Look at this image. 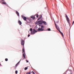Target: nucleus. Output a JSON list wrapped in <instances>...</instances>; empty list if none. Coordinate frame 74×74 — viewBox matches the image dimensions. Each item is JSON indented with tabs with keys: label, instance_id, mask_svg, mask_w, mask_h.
Returning a JSON list of instances; mask_svg holds the SVG:
<instances>
[{
	"label": "nucleus",
	"instance_id": "32",
	"mask_svg": "<svg viewBox=\"0 0 74 74\" xmlns=\"http://www.w3.org/2000/svg\"><path fill=\"white\" fill-rule=\"evenodd\" d=\"M58 21H56V23H58Z\"/></svg>",
	"mask_w": 74,
	"mask_h": 74
},
{
	"label": "nucleus",
	"instance_id": "12",
	"mask_svg": "<svg viewBox=\"0 0 74 74\" xmlns=\"http://www.w3.org/2000/svg\"><path fill=\"white\" fill-rule=\"evenodd\" d=\"M42 23H44L45 25H47V23L45 21H43Z\"/></svg>",
	"mask_w": 74,
	"mask_h": 74
},
{
	"label": "nucleus",
	"instance_id": "10",
	"mask_svg": "<svg viewBox=\"0 0 74 74\" xmlns=\"http://www.w3.org/2000/svg\"><path fill=\"white\" fill-rule=\"evenodd\" d=\"M31 18H32L33 19H35V16H32L31 17Z\"/></svg>",
	"mask_w": 74,
	"mask_h": 74
},
{
	"label": "nucleus",
	"instance_id": "22",
	"mask_svg": "<svg viewBox=\"0 0 74 74\" xmlns=\"http://www.w3.org/2000/svg\"><path fill=\"white\" fill-rule=\"evenodd\" d=\"M38 21L36 22L35 23V24H38Z\"/></svg>",
	"mask_w": 74,
	"mask_h": 74
},
{
	"label": "nucleus",
	"instance_id": "19",
	"mask_svg": "<svg viewBox=\"0 0 74 74\" xmlns=\"http://www.w3.org/2000/svg\"><path fill=\"white\" fill-rule=\"evenodd\" d=\"M24 69H25V70H27V67L25 68Z\"/></svg>",
	"mask_w": 74,
	"mask_h": 74
},
{
	"label": "nucleus",
	"instance_id": "9",
	"mask_svg": "<svg viewBox=\"0 0 74 74\" xmlns=\"http://www.w3.org/2000/svg\"><path fill=\"white\" fill-rule=\"evenodd\" d=\"M20 63V61H19L17 64L15 66V69H16V68L17 66L18 65V64H19V63Z\"/></svg>",
	"mask_w": 74,
	"mask_h": 74
},
{
	"label": "nucleus",
	"instance_id": "14",
	"mask_svg": "<svg viewBox=\"0 0 74 74\" xmlns=\"http://www.w3.org/2000/svg\"><path fill=\"white\" fill-rule=\"evenodd\" d=\"M2 4H7V3L5 2H2L1 3Z\"/></svg>",
	"mask_w": 74,
	"mask_h": 74
},
{
	"label": "nucleus",
	"instance_id": "28",
	"mask_svg": "<svg viewBox=\"0 0 74 74\" xmlns=\"http://www.w3.org/2000/svg\"><path fill=\"white\" fill-rule=\"evenodd\" d=\"M32 73H33V74H35V73H34V71H32Z\"/></svg>",
	"mask_w": 74,
	"mask_h": 74
},
{
	"label": "nucleus",
	"instance_id": "8",
	"mask_svg": "<svg viewBox=\"0 0 74 74\" xmlns=\"http://www.w3.org/2000/svg\"><path fill=\"white\" fill-rule=\"evenodd\" d=\"M43 22V21L42 20H40V21H38V23L39 24H41Z\"/></svg>",
	"mask_w": 74,
	"mask_h": 74
},
{
	"label": "nucleus",
	"instance_id": "23",
	"mask_svg": "<svg viewBox=\"0 0 74 74\" xmlns=\"http://www.w3.org/2000/svg\"><path fill=\"white\" fill-rule=\"evenodd\" d=\"M68 74H72V73H71V72L69 71V72Z\"/></svg>",
	"mask_w": 74,
	"mask_h": 74
},
{
	"label": "nucleus",
	"instance_id": "13",
	"mask_svg": "<svg viewBox=\"0 0 74 74\" xmlns=\"http://www.w3.org/2000/svg\"><path fill=\"white\" fill-rule=\"evenodd\" d=\"M18 23H19L20 25H22V22H21V21H18Z\"/></svg>",
	"mask_w": 74,
	"mask_h": 74
},
{
	"label": "nucleus",
	"instance_id": "26",
	"mask_svg": "<svg viewBox=\"0 0 74 74\" xmlns=\"http://www.w3.org/2000/svg\"><path fill=\"white\" fill-rule=\"evenodd\" d=\"M39 17L41 18H42V15H40Z\"/></svg>",
	"mask_w": 74,
	"mask_h": 74
},
{
	"label": "nucleus",
	"instance_id": "2",
	"mask_svg": "<svg viewBox=\"0 0 74 74\" xmlns=\"http://www.w3.org/2000/svg\"><path fill=\"white\" fill-rule=\"evenodd\" d=\"M22 51H23V57L24 58H25V56L26 55V54H25V48H23Z\"/></svg>",
	"mask_w": 74,
	"mask_h": 74
},
{
	"label": "nucleus",
	"instance_id": "6",
	"mask_svg": "<svg viewBox=\"0 0 74 74\" xmlns=\"http://www.w3.org/2000/svg\"><path fill=\"white\" fill-rule=\"evenodd\" d=\"M55 25L56 26V28L57 29V30L59 31V32H60V28H59V27H58L57 26V25H56V23H55Z\"/></svg>",
	"mask_w": 74,
	"mask_h": 74
},
{
	"label": "nucleus",
	"instance_id": "16",
	"mask_svg": "<svg viewBox=\"0 0 74 74\" xmlns=\"http://www.w3.org/2000/svg\"><path fill=\"white\" fill-rule=\"evenodd\" d=\"M31 73V71L27 73V74H30Z\"/></svg>",
	"mask_w": 74,
	"mask_h": 74
},
{
	"label": "nucleus",
	"instance_id": "20",
	"mask_svg": "<svg viewBox=\"0 0 74 74\" xmlns=\"http://www.w3.org/2000/svg\"><path fill=\"white\" fill-rule=\"evenodd\" d=\"M30 30L31 32H32V30H33V29H32V28H30Z\"/></svg>",
	"mask_w": 74,
	"mask_h": 74
},
{
	"label": "nucleus",
	"instance_id": "11",
	"mask_svg": "<svg viewBox=\"0 0 74 74\" xmlns=\"http://www.w3.org/2000/svg\"><path fill=\"white\" fill-rule=\"evenodd\" d=\"M16 12L17 16H19V13L17 11H16Z\"/></svg>",
	"mask_w": 74,
	"mask_h": 74
},
{
	"label": "nucleus",
	"instance_id": "29",
	"mask_svg": "<svg viewBox=\"0 0 74 74\" xmlns=\"http://www.w3.org/2000/svg\"><path fill=\"white\" fill-rule=\"evenodd\" d=\"M30 36V34H28V37H29Z\"/></svg>",
	"mask_w": 74,
	"mask_h": 74
},
{
	"label": "nucleus",
	"instance_id": "31",
	"mask_svg": "<svg viewBox=\"0 0 74 74\" xmlns=\"http://www.w3.org/2000/svg\"><path fill=\"white\" fill-rule=\"evenodd\" d=\"M74 21H73L72 23V25H74Z\"/></svg>",
	"mask_w": 74,
	"mask_h": 74
},
{
	"label": "nucleus",
	"instance_id": "7",
	"mask_svg": "<svg viewBox=\"0 0 74 74\" xmlns=\"http://www.w3.org/2000/svg\"><path fill=\"white\" fill-rule=\"evenodd\" d=\"M21 44L22 45H24V44H25V42L22 39L21 40Z\"/></svg>",
	"mask_w": 74,
	"mask_h": 74
},
{
	"label": "nucleus",
	"instance_id": "27",
	"mask_svg": "<svg viewBox=\"0 0 74 74\" xmlns=\"http://www.w3.org/2000/svg\"><path fill=\"white\" fill-rule=\"evenodd\" d=\"M5 60L6 61H8V59H7V58L5 59Z\"/></svg>",
	"mask_w": 74,
	"mask_h": 74
},
{
	"label": "nucleus",
	"instance_id": "4",
	"mask_svg": "<svg viewBox=\"0 0 74 74\" xmlns=\"http://www.w3.org/2000/svg\"><path fill=\"white\" fill-rule=\"evenodd\" d=\"M66 21H67V22H68L69 24H70V20H69V18L68 17V16H67L66 14Z\"/></svg>",
	"mask_w": 74,
	"mask_h": 74
},
{
	"label": "nucleus",
	"instance_id": "5",
	"mask_svg": "<svg viewBox=\"0 0 74 74\" xmlns=\"http://www.w3.org/2000/svg\"><path fill=\"white\" fill-rule=\"evenodd\" d=\"M21 17H22V18L23 19V20H24V21H26L27 22H28V21H27L26 20L27 18H26V17H25V16H22Z\"/></svg>",
	"mask_w": 74,
	"mask_h": 74
},
{
	"label": "nucleus",
	"instance_id": "21",
	"mask_svg": "<svg viewBox=\"0 0 74 74\" xmlns=\"http://www.w3.org/2000/svg\"><path fill=\"white\" fill-rule=\"evenodd\" d=\"M15 73L16 74H17V73H18V71H15Z\"/></svg>",
	"mask_w": 74,
	"mask_h": 74
},
{
	"label": "nucleus",
	"instance_id": "15",
	"mask_svg": "<svg viewBox=\"0 0 74 74\" xmlns=\"http://www.w3.org/2000/svg\"><path fill=\"white\" fill-rule=\"evenodd\" d=\"M59 32L60 33L62 36L63 37L64 36V35H63V33H62V32L61 31H60V32Z\"/></svg>",
	"mask_w": 74,
	"mask_h": 74
},
{
	"label": "nucleus",
	"instance_id": "17",
	"mask_svg": "<svg viewBox=\"0 0 74 74\" xmlns=\"http://www.w3.org/2000/svg\"><path fill=\"white\" fill-rule=\"evenodd\" d=\"M36 16L37 18H38V14H36L35 15V16Z\"/></svg>",
	"mask_w": 74,
	"mask_h": 74
},
{
	"label": "nucleus",
	"instance_id": "18",
	"mask_svg": "<svg viewBox=\"0 0 74 74\" xmlns=\"http://www.w3.org/2000/svg\"><path fill=\"white\" fill-rule=\"evenodd\" d=\"M41 17H39L38 18V20H40V19H41Z\"/></svg>",
	"mask_w": 74,
	"mask_h": 74
},
{
	"label": "nucleus",
	"instance_id": "24",
	"mask_svg": "<svg viewBox=\"0 0 74 74\" xmlns=\"http://www.w3.org/2000/svg\"><path fill=\"white\" fill-rule=\"evenodd\" d=\"M1 2H4V0H1Z\"/></svg>",
	"mask_w": 74,
	"mask_h": 74
},
{
	"label": "nucleus",
	"instance_id": "25",
	"mask_svg": "<svg viewBox=\"0 0 74 74\" xmlns=\"http://www.w3.org/2000/svg\"><path fill=\"white\" fill-rule=\"evenodd\" d=\"M48 31H51V29L50 28H48Z\"/></svg>",
	"mask_w": 74,
	"mask_h": 74
},
{
	"label": "nucleus",
	"instance_id": "3",
	"mask_svg": "<svg viewBox=\"0 0 74 74\" xmlns=\"http://www.w3.org/2000/svg\"><path fill=\"white\" fill-rule=\"evenodd\" d=\"M36 32H37V31L34 28L33 29L32 31L31 32V34H35V33H36Z\"/></svg>",
	"mask_w": 74,
	"mask_h": 74
},
{
	"label": "nucleus",
	"instance_id": "30",
	"mask_svg": "<svg viewBox=\"0 0 74 74\" xmlns=\"http://www.w3.org/2000/svg\"><path fill=\"white\" fill-rule=\"evenodd\" d=\"M26 61L27 62V63H28V62H29V61L27 60H26Z\"/></svg>",
	"mask_w": 74,
	"mask_h": 74
},
{
	"label": "nucleus",
	"instance_id": "1",
	"mask_svg": "<svg viewBox=\"0 0 74 74\" xmlns=\"http://www.w3.org/2000/svg\"><path fill=\"white\" fill-rule=\"evenodd\" d=\"M41 28L40 27L38 28V31H40V32H42V31H44V29H43V27H44V26L43 25H41Z\"/></svg>",
	"mask_w": 74,
	"mask_h": 74
}]
</instances>
